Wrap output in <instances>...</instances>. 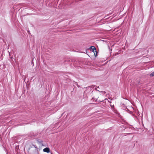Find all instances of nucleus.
<instances>
[{"instance_id":"nucleus-1","label":"nucleus","mask_w":154,"mask_h":154,"mask_svg":"<svg viewBox=\"0 0 154 154\" xmlns=\"http://www.w3.org/2000/svg\"><path fill=\"white\" fill-rule=\"evenodd\" d=\"M90 50L92 51L94 53V52H96V50L94 46H91L90 47Z\"/></svg>"},{"instance_id":"nucleus-2","label":"nucleus","mask_w":154,"mask_h":154,"mask_svg":"<svg viewBox=\"0 0 154 154\" xmlns=\"http://www.w3.org/2000/svg\"><path fill=\"white\" fill-rule=\"evenodd\" d=\"M43 151L45 152H47V153H49L50 152V149L49 148H48V147H47V148H44L43 150Z\"/></svg>"},{"instance_id":"nucleus-3","label":"nucleus","mask_w":154,"mask_h":154,"mask_svg":"<svg viewBox=\"0 0 154 154\" xmlns=\"http://www.w3.org/2000/svg\"><path fill=\"white\" fill-rule=\"evenodd\" d=\"M150 76L152 77L154 76V71L152 72L150 75Z\"/></svg>"},{"instance_id":"nucleus-4","label":"nucleus","mask_w":154,"mask_h":154,"mask_svg":"<svg viewBox=\"0 0 154 154\" xmlns=\"http://www.w3.org/2000/svg\"><path fill=\"white\" fill-rule=\"evenodd\" d=\"M32 146H33L34 147H35V148L36 150H37L38 148L37 147V146H36L35 145H32Z\"/></svg>"},{"instance_id":"nucleus-5","label":"nucleus","mask_w":154,"mask_h":154,"mask_svg":"<svg viewBox=\"0 0 154 154\" xmlns=\"http://www.w3.org/2000/svg\"><path fill=\"white\" fill-rule=\"evenodd\" d=\"M96 88V89L97 91H99V92H100L98 89H99V87H97V88Z\"/></svg>"},{"instance_id":"nucleus-6","label":"nucleus","mask_w":154,"mask_h":154,"mask_svg":"<svg viewBox=\"0 0 154 154\" xmlns=\"http://www.w3.org/2000/svg\"><path fill=\"white\" fill-rule=\"evenodd\" d=\"M75 84L77 85V86L78 87H80V86H79L78 85V84H77V82H75Z\"/></svg>"},{"instance_id":"nucleus-7","label":"nucleus","mask_w":154,"mask_h":154,"mask_svg":"<svg viewBox=\"0 0 154 154\" xmlns=\"http://www.w3.org/2000/svg\"><path fill=\"white\" fill-rule=\"evenodd\" d=\"M101 92H103L104 94L106 93L105 91H101Z\"/></svg>"},{"instance_id":"nucleus-8","label":"nucleus","mask_w":154,"mask_h":154,"mask_svg":"<svg viewBox=\"0 0 154 154\" xmlns=\"http://www.w3.org/2000/svg\"><path fill=\"white\" fill-rule=\"evenodd\" d=\"M108 102L110 103H111V102H110L109 101H108Z\"/></svg>"}]
</instances>
